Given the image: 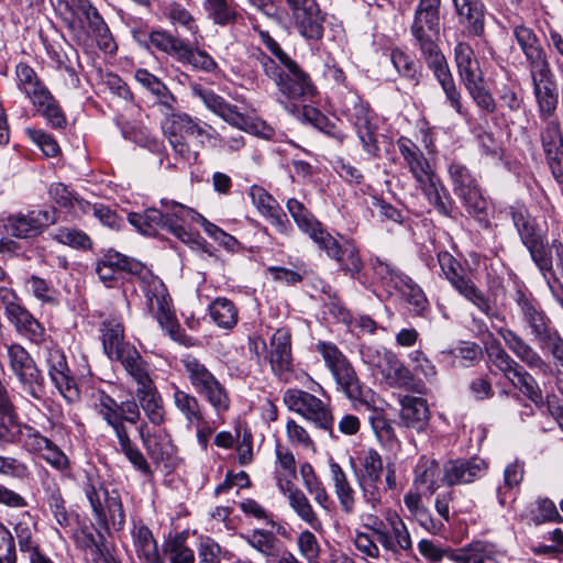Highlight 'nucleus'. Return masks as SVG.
I'll list each match as a JSON object with an SVG mask.
<instances>
[{
  "instance_id": "nucleus-1",
  "label": "nucleus",
  "mask_w": 563,
  "mask_h": 563,
  "mask_svg": "<svg viewBox=\"0 0 563 563\" xmlns=\"http://www.w3.org/2000/svg\"><path fill=\"white\" fill-rule=\"evenodd\" d=\"M441 0H419L410 32L434 77L442 87L450 106L462 114L461 93L449 64L439 47Z\"/></svg>"
},
{
  "instance_id": "nucleus-2",
  "label": "nucleus",
  "mask_w": 563,
  "mask_h": 563,
  "mask_svg": "<svg viewBox=\"0 0 563 563\" xmlns=\"http://www.w3.org/2000/svg\"><path fill=\"white\" fill-rule=\"evenodd\" d=\"M161 205L164 210L147 208L142 213H129L130 224L145 235H155L158 231L165 230L191 249L206 251V240L195 235L188 229L189 223L200 219L198 212L180 202L165 198L161 200Z\"/></svg>"
},
{
  "instance_id": "nucleus-3",
  "label": "nucleus",
  "mask_w": 563,
  "mask_h": 563,
  "mask_svg": "<svg viewBox=\"0 0 563 563\" xmlns=\"http://www.w3.org/2000/svg\"><path fill=\"white\" fill-rule=\"evenodd\" d=\"M397 146L404 158L405 167L415 179L416 187L441 214L448 216L450 212L449 192L423 152L405 136L397 141Z\"/></svg>"
},
{
  "instance_id": "nucleus-4",
  "label": "nucleus",
  "mask_w": 563,
  "mask_h": 563,
  "mask_svg": "<svg viewBox=\"0 0 563 563\" xmlns=\"http://www.w3.org/2000/svg\"><path fill=\"white\" fill-rule=\"evenodd\" d=\"M59 15L78 43L86 42L90 34L99 45L109 48L110 30L90 0H63L58 4Z\"/></svg>"
},
{
  "instance_id": "nucleus-5",
  "label": "nucleus",
  "mask_w": 563,
  "mask_h": 563,
  "mask_svg": "<svg viewBox=\"0 0 563 563\" xmlns=\"http://www.w3.org/2000/svg\"><path fill=\"white\" fill-rule=\"evenodd\" d=\"M316 351L322 356L340 390L352 401L369 408L373 400L371 389H365L344 353L332 342L319 341Z\"/></svg>"
},
{
  "instance_id": "nucleus-6",
  "label": "nucleus",
  "mask_w": 563,
  "mask_h": 563,
  "mask_svg": "<svg viewBox=\"0 0 563 563\" xmlns=\"http://www.w3.org/2000/svg\"><path fill=\"white\" fill-rule=\"evenodd\" d=\"M437 258L442 275L461 296L471 301L488 318L498 317L494 305L475 283L465 275L463 266L451 253L440 251Z\"/></svg>"
},
{
  "instance_id": "nucleus-7",
  "label": "nucleus",
  "mask_w": 563,
  "mask_h": 563,
  "mask_svg": "<svg viewBox=\"0 0 563 563\" xmlns=\"http://www.w3.org/2000/svg\"><path fill=\"white\" fill-rule=\"evenodd\" d=\"M181 363L192 388L210 404L217 415L228 411L231 404L229 393L206 365L192 356H186Z\"/></svg>"
},
{
  "instance_id": "nucleus-8",
  "label": "nucleus",
  "mask_w": 563,
  "mask_h": 563,
  "mask_svg": "<svg viewBox=\"0 0 563 563\" xmlns=\"http://www.w3.org/2000/svg\"><path fill=\"white\" fill-rule=\"evenodd\" d=\"M162 129L174 152L185 161H196L199 154V150L192 147L188 139H210L212 136L208 130L199 125L188 114L173 111L170 114H166Z\"/></svg>"
},
{
  "instance_id": "nucleus-9",
  "label": "nucleus",
  "mask_w": 563,
  "mask_h": 563,
  "mask_svg": "<svg viewBox=\"0 0 563 563\" xmlns=\"http://www.w3.org/2000/svg\"><path fill=\"white\" fill-rule=\"evenodd\" d=\"M343 113L354 126L363 150L372 157L379 156L380 148L377 140L379 119L368 102L356 95L350 96L345 99Z\"/></svg>"
},
{
  "instance_id": "nucleus-10",
  "label": "nucleus",
  "mask_w": 563,
  "mask_h": 563,
  "mask_svg": "<svg viewBox=\"0 0 563 563\" xmlns=\"http://www.w3.org/2000/svg\"><path fill=\"white\" fill-rule=\"evenodd\" d=\"M362 355L364 362L377 369L388 386L422 393L411 371L391 351L368 346L362 351Z\"/></svg>"
},
{
  "instance_id": "nucleus-11",
  "label": "nucleus",
  "mask_w": 563,
  "mask_h": 563,
  "mask_svg": "<svg viewBox=\"0 0 563 563\" xmlns=\"http://www.w3.org/2000/svg\"><path fill=\"white\" fill-rule=\"evenodd\" d=\"M283 398L289 410L302 416L317 428L332 432V413L320 398L297 388L287 389Z\"/></svg>"
},
{
  "instance_id": "nucleus-12",
  "label": "nucleus",
  "mask_w": 563,
  "mask_h": 563,
  "mask_svg": "<svg viewBox=\"0 0 563 563\" xmlns=\"http://www.w3.org/2000/svg\"><path fill=\"white\" fill-rule=\"evenodd\" d=\"M449 176L454 194L463 201L467 212L481 216L487 210V201L482 196L476 178L471 170L459 162L449 165Z\"/></svg>"
},
{
  "instance_id": "nucleus-13",
  "label": "nucleus",
  "mask_w": 563,
  "mask_h": 563,
  "mask_svg": "<svg viewBox=\"0 0 563 563\" xmlns=\"http://www.w3.org/2000/svg\"><path fill=\"white\" fill-rule=\"evenodd\" d=\"M54 208L46 210H31L26 213L15 212L4 219L5 232L15 239H34L57 220Z\"/></svg>"
},
{
  "instance_id": "nucleus-14",
  "label": "nucleus",
  "mask_w": 563,
  "mask_h": 563,
  "mask_svg": "<svg viewBox=\"0 0 563 563\" xmlns=\"http://www.w3.org/2000/svg\"><path fill=\"white\" fill-rule=\"evenodd\" d=\"M10 367L22 384L23 389L33 398L40 399L44 378L29 352L20 344L7 345Z\"/></svg>"
},
{
  "instance_id": "nucleus-15",
  "label": "nucleus",
  "mask_w": 563,
  "mask_h": 563,
  "mask_svg": "<svg viewBox=\"0 0 563 563\" xmlns=\"http://www.w3.org/2000/svg\"><path fill=\"white\" fill-rule=\"evenodd\" d=\"M291 10L294 25L307 40H320L323 36L324 16L317 0H285Z\"/></svg>"
},
{
  "instance_id": "nucleus-16",
  "label": "nucleus",
  "mask_w": 563,
  "mask_h": 563,
  "mask_svg": "<svg viewBox=\"0 0 563 563\" xmlns=\"http://www.w3.org/2000/svg\"><path fill=\"white\" fill-rule=\"evenodd\" d=\"M146 306L159 325L177 340L179 325L170 307V297L167 288L161 280H153L145 288Z\"/></svg>"
},
{
  "instance_id": "nucleus-17",
  "label": "nucleus",
  "mask_w": 563,
  "mask_h": 563,
  "mask_svg": "<svg viewBox=\"0 0 563 563\" xmlns=\"http://www.w3.org/2000/svg\"><path fill=\"white\" fill-rule=\"evenodd\" d=\"M274 82L280 95L289 101L305 102L316 93L309 75L296 62L283 67Z\"/></svg>"
},
{
  "instance_id": "nucleus-18",
  "label": "nucleus",
  "mask_w": 563,
  "mask_h": 563,
  "mask_svg": "<svg viewBox=\"0 0 563 563\" xmlns=\"http://www.w3.org/2000/svg\"><path fill=\"white\" fill-rule=\"evenodd\" d=\"M487 468L486 461L478 456L451 459L441 467V483L448 487L471 484L482 478Z\"/></svg>"
},
{
  "instance_id": "nucleus-19",
  "label": "nucleus",
  "mask_w": 563,
  "mask_h": 563,
  "mask_svg": "<svg viewBox=\"0 0 563 563\" xmlns=\"http://www.w3.org/2000/svg\"><path fill=\"white\" fill-rule=\"evenodd\" d=\"M140 408L139 401L126 400L118 404L104 393L99 394L96 402L97 412L112 428L115 435H118L119 428L128 430L124 422L135 424L140 420Z\"/></svg>"
},
{
  "instance_id": "nucleus-20",
  "label": "nucleus",
  "mask_w": 563,
  "mask_h": 563,
  "mask_svg": "<svg viewBox=\"0 0 563 563\" xmlns=\"http://www.w3.org/2000/svg\"><path fill=\"white\" fill-rule=\"evenodd\" d=\"M515 302L519 309L523 328L531 335L533 342L554 329L550 317L534 298L521 290H517Z\"/></svg>"
},
{
  "instance_id": "nucleus-21",
  "label": "nucleus",
  "mask_w": 563,
  "mask_h": 563,
  "mask_svg": "<svg viewBox=\"0 0 563 563\" xmlns=\"http://www.w3.org/2000/svg\"><path fill=\"white\" fill-rule=\"evenodd\" d=\"M137 430L140 440L152 461L165 467L173 466L177 449L173 444L170 434L166 430L152 432L146 422L141 423Z\"/></svg>"
},
{
  "instance_id": "nucleus-22",
  "label": "nucleus",
  "mask_w": 563,
  "mask_h": 563,
  "mask_svg": "<svg viewBox=\"0 0 563 563\" xmlns=\"http://www.w3.org/2000/svg\"><path fill=\"white\" fill-rule=\"evenodd\" d=\"M12 424V431H9V433L7 432V434H1L0 446L20 443L27 451L37 453L42 456V453H44L48 445H51L52 440L42 435L33 427L22 423L18 412L14 415V421Z\"/></svg>"
},
{
  "instance_id": "nucleus-23",
  "label": "nucleus",
  "mask_w": 563,
  "mask_h": 563,
  "mask_svg": "<svg viewBox=\"0 0 563 563\" xmlns=\"http://www.w3.org/2000/svg\"><path fill=\"white\" fill-rule=\"evenodd\" d=\"M12 424V431H9V433L7 432V434H1L0 446L20 443L27 451L37 453L42 456V453H44L48 445H51L52 440L42 435L33 427L22 423L18 412L14 415V421Z\"/></svg>"
},
{
  "instance_id": "nucleus-24",
  "label": "nucleus",
  "mask_w": 563,
  "mask_h": 563,
  "mask_svg": "<svg viewBox=\"0 0 563 563\" xmlns=\"http://www.w3.org/2000/svg\"><path fill=\"white\" fill-rule=\"evenodd\" d=\"M541 143L551 168L559 184L563 183V136L558 121L551 120L541 131Z\"/></svg>"
},
{
  "instance_id": "nucleus-25",
  "label": "nucleus",
  "mask_w": 563,
  "mask_h": 563,
  "mask_svg": "<svg viewBox=\"0 0 563 563\" xmlns=\"http://www.w3.org/2000/svg\"><path fill=\"white\" fill-rule=\"evenodd\" d=\"M318 246L325 251L327 255L335 260L340 266L355 275L361 272L363 267L362 260L358 255L357 249L352 243L341 245L330 233L319 236Z\"/></svg>"
},
{
  "instance_id": "nucleus-26",
  "label": "nucleus",
  "mask_w": 563,
  "mask_h": 563,
  "mask_svg": "<svg viewBox=\"0 0 563 563\" xmlns=\"http://www.w3.org/2000/svg\"><path fill=\"white\" fill-rule=\"evenodd\" d=\"M448 558L454 563H503L505 554L493 543L473 541L451 551Z\"/></svg>"
},
{
  "instance_id": "nucleus-27",
  "label": "nucleus",
  "mask_w": 563,
  "mask_h": 563,
  "mask_svg": "<svg viewBox=\"0 0 563 563\" xmlns=\"http://www.w3.org/2000/svg\"><path fill=\"white\" fill-rule=\"evenodd\" d=\"M514 36L529 63L530 73L543 74L548 70L545 52L534 32L520 24L514 27Z\"/></svg>"
},
{
  "instance_id": "nucleus-28",
  "label": "nucleus",
  "mask_w": 563,
  "mask_h": 563,
  "mask_svg": "<svg viewBox=\"0 0 563 563\" xmlns=\"http://www.w3.org/2000/svg\"><path fill=\"white\" fill-rule=\"evenodd\" d=\"M191 90L192 93L198 97L210 111L219 115L229 124L236 128H242L246 124V118L238 110V107L229 103L212 90L206 89L200 85H194Z\"/></svg>"
},
{
  "instance_id": "nucleus-29",
  "label": "nucleus",
  "mask_w": 563,
  "mask_h": 563,
  "mask_svg": "<svg viewBox=\"0 0 563 563\" xmlns=\"http://www.w3.org/2000/svg\"><path fill=\"white\" fill-rule=\"evenodd\" d=\"M269 363L272 371L278 375L291 371V334L286 328L277 329L271 339Z\"/></svg>"
},
{
  "instance_id": "nucleus-30",
  "label": "nucleus",
  "mask_w": 563,
  "mask_h": 563,
  "mask_svg": "<svg viewBox=\"0 0 563 563\" xmlns=\"http://www.w3.org/2000/svg\"><path fill=\"white\" fill-rule=\"evenodd\" d=\"M142 271V265L139 261L130 258L117 251L109 250L98 261L96 273L102 282H112L117 275L126 272L130 274H139Z\"/></svg>"
},
{
  "instance_id": "nucleus-31",
  "label": "nucleus",
  "mask_w": 563,
  "mask_h": 563,
  "mask_svg": "<svg viewBox=\"0 0 563 563\" xmlns=\"http://www.w3.org/2000/svg\"><path fill=\"white\" fill-rule=\"evenodd\" d=\"M459 22L468 36L479 37L485 31V7L481 0H453Z\"/></svg>"
},
{
  "instance_id": "nucleus-32",
  "label": "nucleus",
  "mask_w": 563,
  "mask_h": 563,
  "mask_svg": "<svg viewBox=\"0 0 563 563\" xmlns=\"http://www.w3.org/2000/svg\"><path fill=\"white\" fill-rule=\"evenodd\" d=\"M431 412L426 399L416 396H402L400 398V422L417 432L427 429Z\"/></svg>"
},
{
  "instance_id": "nucleus-33",
  "label": "nucleus",
  "mask_w": 563,
  "mask_h": 563,
  "mask_svg": "<svg viewBox=\"0 0 563 563\" xmlns=\"http://www.w3.org/2000/svg\"><path fill=\"white\" fill-rule=\"evenodd\" d=\"M498 334L514 355L529 368L544 369L547 367V363L541 355L517 332L508 328H500Z\"/></svg>"
},
{
  "instance_id": "nucleus-34",
  "label": "nucleus",
  "mask_w": 563,
  "mask_h": 563,
  "mask_svg": "<svg viewBox=\"0 0 563 563\" xmlns=\"http://www.w3.org/2000/svg\"><path fill=\"white\" fill-rule=\"evenodd\" d=\"M250 197L260 213L271 219V223L282 233L287 231L288 220L278 202L263 187L252 186Z\"/></svg>"
},
{
  "instance_id": "nucleus-35",
  "label": "nucleus",
  "mask_w": 563,
  "mask_h": 563,
  "mask_svg": "<svg viewBox=\"0 0 563 563\" xmlns=\"http://www.w3.org/2000/svg\"><path fill=\"white\" fill-rule=\"evenodd\" d=\"M533 90L538 101L540 117L544 120L551 118L558 106V92L554 85L549 80L550 67L543 74L530 73Z\"/></svg>"
},
{
  "instance_id": "nucleus-36",
  "label": "nucleus",
  "mask_w": 563,
  "mask_h": 563,
  "mask_svg": "<svg viewBox=\"0 0 563 563\" xmlns=\"http://www.w3.org/2000/svg\"><path fill=\"white\" fill-rule=\"evenodd\" d=\"M102 346L106 355L110 360L121 355L126 346H133L124 341V327L120 319L108 318L100 325Z\"/></svg>"
},
{
  "instance_id": "nucleus-37",
  "label": "nucleus",
  "mask_w": 563,
  "mask_h": 563,
  "mask_svg": "<svg viewBox=\"0 0 563 563\" xmlns=\"http://www.w3.org/2000/svg\"><path fill=\"white\" fill-rule=\"evenodd\" d=\"M514 227L523 245L534 242L544 236L541 232L537 219L530 213L523 205H514L508 209Z\"/></svg>"
},
{
  "instance_id": "nucleus-38",
  "label": "nucleus",
  "mask_w": 563,
  "mask_h": 563,
  "mask_svg": "<svg viewBox=\"0 0 563 563\" xmlns=\"http://www.w3.org/2000/svg\"><path fill=\"white\" fill-rule=\"evenodd\" d=\"M113 361H119L122 364L126 374L136 383V389L154 384L150 376L148 364L143 360L134 345L126 346V350Z\"/></svg>"
},
{
  "instance_id": "nucleus-39",
  "label": "nucleus",
  "mask_w": 563,
  "mask_h": 563,
  "mask_svg": "<svg viewBox=\"0 0 563 563\" xmlns=\"http://www.w3.org/2000/svg\"><path fill=\"white\" fill-rule=\"evenodd\" d=\"M330 476L333 483L334 494L340 504L341 510L351 515L355 510V490L350 483L346 473L333 460L329 463Z\"/></svg>"
},
{
  "instance_id": "nucleus-40",
  "label": "nucleus",
  "mask_w": 563,
  "mask_h": 563,
  "mask_svg": "<svg viewBox=\"0 0 563 563\" xmlns=\"http://www.w3.org/2000/svg\"><path fill=\"white\" fill-rule=\"evenodd\" d=\"M131 536L134 551L143 563H162L157 542L148 527L135 523Z\"/></svg>"
},
{
  "instance_id": "nucleus-41",
  "label": "nucleus",
  "mask_w": 563,
  "mask_h": 563,
  "mask_svg": "<svg viewBox=\"0 0 563 563\" xmlns=\"http://www.w3.org/2000/svg\"><path fill=\"white\" fill-rule=\"evenodd\" d=\"M282 493L287 496L290 508L303 522L314 531H322V521L300 488L291 486L289 489L282 490Z\"/></svg>"
},
{
  "instance_id": "nucleus-42",
  "label": "nucleus",
  "mask_w": 563,
  "mask_h": 563,
  "mask_svg": "<svg viewBox=\"0 0 563 563\" xmlns=\"http://www.w3.org/2000/svg\"><path fill=\"white\" fill-rule=\"evenodd\" d=\"M454 57L459 75L464 85L484 77L479 63L468 43L459 42L454 48Z\"/></svg>"
},
{
  "instance_id": "nucleus-43",
  "label": "nucleus",
  "mask_w": 563,
  "mask_h": 563,
  "mask_svg": "<svg viewBox=\"0 0 563 563\" xmlns=\"http://www.w3.org/2000/svg\"><path fill=\"white\" fill-rule=\"evenodd\" d=\"M13 532L20 551L26 553L29 559L41 553L40 545L35 539L36 523L33 521L30 512L21 514L18 521L13 525Z\"/></svg>"
},
{
  "instance_id": "nucleus-44",
  "label": "nucleus",
  "mask_w": 563,
  "mask_h": 563,
  "mask_svg": "<svg viewBox=\"0 0 563 563\" xmlns=\"http://www.w3.org/2000/svg\"><path fill=\"white\" fill-rule=\"evenodd\" d=\"M297 464L292 452L280 444L276 445L275 478L279 490L295 486Z\"/></svg>"
},
{
  "instance_id": "nucleus-45",
  "label": "nucleus",
  "mask_w": 563,
  "mask_h": 563,
  "mask_svg": "<svg viewBox=\"0 0 563 563\" xmlns=\"http://www.w3.org/2000/svg\"><path fill=\"white\" fill-rule=\"evenodd\" d=\"M19 333L33 342H41L44 338V327L20 303L7 313Z\"/></svg>"
},
{
  "instance_id": "nucleus-46",
  "label": "nucleus",
  "mask_w": 563,
  "mask_h": 563,
  "mask_svg": "<svg viewBox=\"0 0 563 563\" xmlns=\"http://www.w3.org/2000/svg\"><path fill=\"white\" fill-rule=\"evenodd\" d=\"M287 209L298 228L306 232L314 243L319 242V236L328 233L312 213L297 199H289L287 201Z\"/></svg>"
},
{
  "instance_id": "nucleus-47",
  "label": "nucleus",
  "mask_w": 563,
  "mask_h": 563,
  "mask_svg": "<svg viewBox=\"0 0 563 563\" xmlns=\"http://www.w3.org/2000/svg\"><path fill=\"white\" fill-rule=\"evenodd\" d=\"M136 399L148 421L161 426L165 420L163 399L154 384L136 389Z\"/></svg>"
},
{
  "instance_id": "nucleus-48",
  "label": "nucleus",
  "mask_w": 563,
  "mask_h": 563,
  "mask_svg": "<svg viewBox=\"0 0 563 563\" xmlns=\"http://www.w3.org/2000/svg\"><path fill=\"white\" fill-rule=\"evenodd\" d=\"M15 77L18 88L31 100L43 98V93L48 89L40 80L35 70L25 63H19L15 66Z\"/></svg>"
},
{
  "instance_id": "nucleus-49",
  "label": "nucleus",
  "mask_w": 563,
  "mask_h": 563,
  "mask_svg": "<svg viewBox=\"0 0 563 563\" xmlns=\"http://www.w3.org/2000/svg\"><path fill=\"white\" fill-rule=\"evenodd\" d=\"M134 77L137 82H140L144 88L157 97L159 106L169 111L174 110L176 98L163 81L143 68L137 69L134 74Z\"/></svg>"
},
{
  "instance_id": "nucleus-50",
  "label": "nucleus",
  "mask_w": 563,
  "mask_h": 563,
  "mask_svg": "<svg viewBox=\"0 0 563 563\" xmlns=\"http://www.w3.org/2000/svg\"><path fill=\"white\" fill-rule=\"evenodd\" d=\"M173 400L188 424L199 427L203 422L202 407L197 397L176 387Z\"/></svg>"
},
{
  "instance_id": "nucleus-51",
  "label": "nucleus",
  "mask_w": 563,
  "mask_h": 563,
  "mask_svg": "<svg viewBox=\"0 0 563 563\" xmlns=\"http://www.w3.org/2000/svg\"><path fill=\"white\" fill-rule=\"evenodd\" d=\"M490 363L508 379L516 376L523 366L516 361L499 342L492 343L487 349Z\"/></svg>"
},
{
  "instance_id": "nucleus-52",
  "label": "nucleus",
  "mask_w": 563,
  "mask_h": 563,
  "mask_svg": "<svg viewBox=\"0 0 563 563\" xmlns=\"http://www.w3.org/2000/svg\"><path fill=\"white\" fill-rule=\"evenodd\" d=\"M203 9L208 19L221 26L234 24L239 18L232 0H205Z\"/></svg>"
},
{
  "instance_id": "nucleus-53",
  "label": "nucleus",
  "mask_w": 563,
  "mask_h": 563,
  "mask_svg": "<svg viewBox=\"0 0 563 563\" xmlns=\"http://www.w3.org/2000/svg\"><path fill=\"white\" fill-rule=\"evenodd\" d=\"M45 503L56 520V522L66 528L70 525L69 512L66 508V501L62 495V492L55 482H49L45 484Z\"/></svg>"
},
{
  "instance_id": "nucleus-54",
  "label": "nucleus",
  "mask_w": 563,
  "mask_h": 563,
  "mask_svg": "<svg viewBox=\"0 0 563 563\" xmlns=\"http://www.w3.org/2000/svg\"><path fill=\"white\" fill-rule=\"evenodd\" d=\"M120 445V452L124 454L128 461L135 470L144 475L152 473L151 466L141 450L131 441L128 430L119 428L118 435H115Z\"/></svg>"
},
{
  "instance_id": "nucleus-55",
  "label": "nucleus",
  "mask_w": 563,
  "mask_h": 563,
  "mask_svg": "<svg viewBox=\"0 0 563 563\" xmlns=\"http://www.w3.org/2000/svg\"><path fill=\"white\" fill-rule=\"evenodd\" d=\"M242 537L252 548L262 553L267 559L268 563L272 562V558L277 554V550L282 545L278 538L267 530L255 529L251 533Z\"/></svg>"
},
{
  "instance_id": "nucleus-56",
  "label": "nucleus",
  "mask_w": 563,
  "mask_h": 563,
  "mask_svg": "<svg viewBox=\"0 0 563 563\" xmlns=\"http://www.w3.org/2000/svg\"><path fill=\"white\" fill-rule=\"evenodd\" d=\"M530 253L531 260L539 268L543 277L549 282V276H554L552 252L548 247V240L543 238L525 245Z\"/></svg>"
},
{
  "instance_id": "nucleus-57",
  "label": "nucleus",
  "mask_w": 563,
  "mask_h": 563,
  "mask_svg": "<svg viewBox=\"0 0 563 563\" xmlns=\"http://www.w3.org/2000/svg\"><path fill=\"white\" fill-rule=\"evenodd\" d=\"M441 467L435 460L422 457L416 467V483L423 485L430 494H434L441 483Z\"/></svg>"
},
{
  "instance_id": "nucleus-58",
  "label": "nucleus",
  "mask_w": 563,
  "mask_h": 563,
  "mask_svg": "<svg viewBox=\"0 0 563 563\" xmlns=\"http://www.w3.org/2000/svg\"><path fill=\"white\" fill-rule=\"evenodd\" d=\"M209 311L212 320L220 328L232 329L238 323V309L228 298H216L210 303Z\"/></svg>"
},
{
  "instance_id": "nucleus-59",
  "label": "nucleus",
  "mask_w": 563,
  "mask_h": 563,
  "mask_svg": "<svg viewBox=\"0 0 563 563\" xmlns=\"http://www.w3.org/2000/svg\"><path fill=\"white\" fill-rule=\"evenodd\" d=\"M47 364L49 377L57 389L60 393L69 389L71 380L65 355L58 350H53L48 353Z\"/></svg>"
},
{
  "instance_id": "nucleus-60",
  "label": "nucleus",
  "mask_w": 563,
  "mask_h": 563,
  "mask_svg": "<svg viewBox=\"0 0 563 563\" xmlns=\"http://www.w3.org/2000/svg\"><path fill=\"white\" fill-rule=\"evenodd\" d=\"M36 111L43 115L53 128H64L66 124L65 115L59 108L57 101L47 90L43 93V98L32 101Z\"/></svg>"
},
{
  "instance_id": "nucleus-61",
  "label": "nucleus",
  "mask_w": 563,
  "mask_h": 563,
  "mask_svg": "<svg viewBox=\"0 0 563 563\" xmlns=\"http://www.w3.org/2000/svg\"><path fill=\"white\" fill-rule=\"evenodd\" d=\"M186 42L173 36L166 31H153L147 35L146 45L164 52L178 59Z\"/></svg>"
},
{
  "instance_id": "nucleus-62",
  "label": "nucleus",
  "mask_w": 563,
  "mask_h": 563,
  "mask_svg": "<svg viewBox=\"0 0 563 563\" xmlns=\"http://www.w3.org/2000/svg\"><path fill=\"white\" fill-rule=\"evenodd\" d=\"M460 495V492L453 487L437 494L434 507L444 521L450 522L454 515L465 511L459 504L457 498Z\"/></svg>"
},
{
  "instance_id": "nucleus-63",
  "label": "nucleus",
  "mask_w": 563,
  "mask_h": 563,
  "mask_svg": "<svg viewBox=\"0 0 563 563\" xmlns=\"http://www.w3.org/2000/svg\"><path fill=\"white\" fill-rule=\"evenodd\" d=\"M85 494L97 522L99 525H104L106 505L108 504V499L111 497V493H109L101 484L97 486L92 483H88L85 486Z\"/></svg>"
},
{
  "instance_id": "nucleus-64",
  "label": "nucleus",
  "mask_w": 563,
  "mask_h": 563,
  "mask_svg": "<svg viewBox=\"0 0 563 563\" xmlns=\"http://www.w3.org/2000/svg\"><path fill=\"white\" fill-rule=\"evenodd\" d=\"M385 520L391 529V534L394 541L397 543L398 551L401 550L406 553L412 552L413 547L409 530L399 515L388 510Z\"/></svg>"
}]
</instances>
